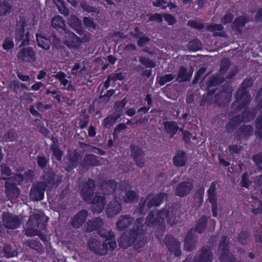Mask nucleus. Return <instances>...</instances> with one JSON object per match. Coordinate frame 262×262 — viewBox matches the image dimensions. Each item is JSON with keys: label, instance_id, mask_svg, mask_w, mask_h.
I'll use <instances>...</instances> for the list:
<instances>
[{"label": "nucleus", "instance_id": "7c9ffc66", "mask_svg": "<svg viewBox=\"0 0 262 262\" xmlns=\"http://www.w3.org/2000/svg\"><path fill=\"white\" fill-rule=\"evenodd\" d=\"M208 223V217L203 216L196 221L194 227L192 228L193 232H195L199 234H203L205 231Z\"/></svg>", "mask_w": 262, "mask_h": 262}, {"label": "nucleus", "instance_id": "f8f14e48", "mask_svg": "<svg viewBox=\"0 0 262 262\" xmlns=\"http://www.w3.org/2000/svg\"><path fill=\"white\" fill-rule=\"evenodd\" d=\"M3 179L6 180L5 182V192L8 199H12V198L19 195L21 191L17 186L15 178H4Z\"/></svg>", "mask_w": 262, "mask_h": 262}, {"label": "nucleus", "instance_id": "6e6d98bb", "mask_svg": "<svg viewBox=\"0 0 262 262\" xmlns=\"http://www.w3.org/2000/svg\"><path fill=\"white\" fill-rule=\"evenodd\" d=\"M53 77L58 79L60 82V84L63 86H66L69 83V81L66 79V74L63 72L59 71L54 75Z\"/></svg>", "mask_w": 262, "mask_h": 262}, {"label": "nucleus", "instance_id": "aec40b11", "mask_svg": "<svg viewBox=\"0 0 262 262\" xmlns=\"http://www.w3.org/2000/svg\"><path fill=\"white\" fill-rule=\"evenodd\" d=\"M213 255L212 250L208 245L204 246L198 256L194 258V262H212Z\"/></svg>", "mask_w": 262, "mask_h": 262}, {"label": "nucleus", "instance_id": "a878e982", "mask_svg": "<svg viewBox=\"0 0 262 262\" xmlns=\"http://www.w3.org/2000/svg\"><path fill=\"white\" fill-rule=\"evenodd\" d=\"M187 161V156L185 151L178 150L173 157V164L178 167L185 166Z\"/></svg>", "mask_w": 262, "mask_h": 262}, {"label": "nucleus", "instance_id": "0eeeda50", "mask_svg": "<svg viewBox=\"0 0 262 262\" xmlns=\"http://www.w3.org/2000/svg\"><path fill=\"white\" fill-rule=\"evenodd\" d=\"M96 182L92 178H89L80 186V194L82 199L87 203H90L96 189Z\"/></svg>", "mask_w": 262, "mask_h": 262}, {"label": "nucleus", "instance_id": "393cba45", "mask_svg": "<svg viewBox=\"0 0 262 262\" xmlns=\"http://www.w3.org/2000/svg\"><path fill=\"white\" fill-rule=\"evenodd\" d=\"M196 239L193 230L190 229L188 231L187 234L184 238V247L185 250L187 251H192L193 250L195 247Z\"/></svg>", "mask_w": 262, "mask_h": 262}, {"label": "nucleus", "instance_id": "de8ad7c7", "mask_svg": "<svg viewBox=\"0 0 262 262\" xmlns=\"http://www.w3.org/2000/svg\"><path fill=\"white\" fill-rule=\"evenodd\" d=\"M79 126L81 129H84L88 126L90 121V116L86 112H82L79 116Z\"/></svg>", "mask_w": 262, "mask_h": 262}, {"label": "nucleus", "instance_id": "ddd939ff", "mask_svg": "<svg viewBox=\"0 0 262 262\" xmlns=\"http://www.w3.org/2000/svg\"><path fill=\"white\" fill-rule=\"evenodd\" d=\"M165 245L170 253H174L177 257L181 255L180 243L172 235L167 234L165 236Z\"/></svg>", "mask_w": 262, "mask_h": 262}, {"label": "nucleus", "instance_id": "f3484780", "mask_svg": "<svg viewBox=\"0 0 262 262\" xmlns=\"http://www.w3.org/2000/svg\"><path fill=\"white\" fill-rule=\"evenodd\" d=\"M103 225V220L100 217H94L86 223V231L88 232H91L95 230L98 231L100 234V231L103 234H107V232L102 228Z\"/></svg>", "mask_w": 262, "mask_h": 262}, {"label": "nucleus", "instance_id": "2f4dec72", "mask_svg": "<svg viewBox=\"0 0 262 262\" xmlns=\"http://www.w3.org/2000/svg\"><path fill=\"white\" fill-rule=\"evenodd\" d=\"M82 156L78 151H74L72 155L69 157V164L67 169V171H70L71 170L76 168L78 165L79 161L81 159Z\"/></svg>", "mask_w": 262, "mask_h": 262}, {"label": "nucleus", "instance_id": "bf43d9fd", "mask_svg": "<svg viewBox=\"0 0 262 262\" xmlns=\"http://www.w3.org/2000/svg\"><path fill=\"white\" fill-rule=\"evenodd\" d=\"M175 78V76L171 73L166 74L164 76H162L159 80V84L160 86H163L166 84V83L171 81Z\"/></svg>", "mask_w": 262, "mask_h": 262}, {"label": "nucleus", "instance_id": "4c0bfd02", "mask_svg": "<svg viewBox=\"0 0 262 262\" xmlns=\"http://www.w3.org/2000/svg\"><path fill=\"white\" fill-rule=\"evenodd\" d=\"M51 25L53 28L57 30H66V26L64 20L60 15L56 16L52 19Z\"/></svg>", "mask_w": 262, "mask_h": 262}, {"label": "nucleus", "instance_id": "39448f33", "mask_svg": "<svg viewBox=\"0 0 262 262\" xmlns=\"http://www.w3.org/2000/svg\"><path fill=\"white\" fill-rule=\"evenodd\" d=\"M43 216L37 213L33 214L29 218L26 224L27 228L25 234L28 236H34L38 234L39 230H46L47 222L43 221Z\"/></svg>", "mask_w": 262, "mask_h": 262}, {"label": "nucleus", "instance_id": "13d9d810", "mask_svg": "<svg viewBox=\"0 0 262 262\" xmlns=\"http://www.w3.org/2000/svg\"><path fill=\"white\" fill-rule=\"evenodd\" d=\"M79 4L83 11L87 12L88 13H95L97 11V9L95 7H93V6L89 5L86 2L83 0H81Z\"/></svg>", "mask_w": 262, "mask_h": 262}, {"label": "nucleus", "instance_id": "5fc2aeb1", "mask_svg": "<svg viewBox=\"0 0 262 262\" xmlns=\"http://www.w3.org/2000/svg\"><path fill=\"white\" fill-rule=\"evenodd\" d=\"M153 193H149L146 197V199L142 202H140L139 206H138V213L141 215H145L146 214L145 206L147 200L151 196H153Z\"/></svg>", "mask_w": 262, "mask_h": 262}, {"label": "nucleus", "instance_id": "a211bd4d", "mask_svg": "<svg viewBox=\"0 0 262 262\" xmlns=\"http://www.w3.org/2000/svg\"><path fill=\"white\" fill-rule=\"evenodd\" d=\"M88 216V210L82 209L78 211L70 221L72 227L75 229L80 228L86 222Z\"/></svg>", "mask_w": 262, "mask_h": 262}, {"label": "nucleus", "instance_id": "cd10ccee", "mask_svg": "<svg viewBox=\"0 0 262 262\" xmlns=\"http://www.w3.org/2000/svg\"><path fill=\"white\" fill-rule=\"evenodd\" d=\"M134 220V218L129 216H122L116 223V228L119 231H123L130 226Z\"/></svg>", "mask_w": 262, "mask_h": 262}, {"label": "nucleus", "instance_id": "69168bd1", "mask_svg": "<svg viewBox=\"0 0 262 262\" xmlns=\"http://www.w3.org/2000/svg\"><path fill=\"white\" fill-rule=\"evenodd\" d=\"M249 237V233L247 231H242L238 236V241L242 245H245L248 237Z\"/></svg>", "mask_w": 262, "mask_h": 262}, {"label": "nucleus", "instance_id": "b1692460", "mask_svg": "<svg viewBox=\"0 0 262 262\" xmlns=\"http://www.w3.org/2000/svg\"><path fill=\"white\" fill-rule=\"evenodd\" d=\"M122 209V204L116 199L113 200L108 204L106 208V213L108 217H113L121 212Z\"/></svg>", "mask_w": 262, "mask_h": 262}, {"label": "nucleus", "instance_id": "603ef678", "mask_svg": "<svg viewBox=\"0 0 262 262\" xmlns=\"http://www.w3.org/2000/svg\"><path fill=\"white\" fill-rule=\"evenodd\" d=\"M83 24L86 28L90 31L95 30L97 29V25L94 21V19L90 17L85 16L83 17Z\"/></svg>", "mask_w": 262, "mask_h": 262}, {"label": "nucleus", "instance_id": "8fccbe9b", "mask_svg": "<svg viewBox=\"0 0 262 262\" xmlns=\"http://www.w3.org/2000/svg\"><path fill=\"white\" fill-rule=\"evenodd\" d=\"M231 66V60L228 58H224L221 61L220 72L221 74H225Z\"/></svg>", "mask_w": 262, "mask_h": 262}, {"label": "nucleus", "instance_id": "412c9836", "mask_svg": "<svg viewBox=\"0 0 262 262\" xmlns=\"http://www.w3.org/2000/svg\"><path fill=\"white\" fill-rule=\"evenodd\" d=\"M117 186V183L114 179H105L100 183V189L105 195L114 193L116 191Z\"/></svg>", "mask_w": 262, "mask_h": 262}, {"label": "nucleus", "instance_id": "c85d7f7f", "mask_svg": "<svg viewBox=\"0 0 262 262\" xmlns=\"http://www.w3.org/2000/svg\"><path fill=\"white\" fill-rule=\"evenodd\" d=\"M167 194L165 192H159L152 198L147 203V206L148 208H151L153 206H159L164 202L165 198H166Z\"/></svg>", "mask_w": 262, "mask_h": 262}, {"label": "nucleus", "instance_id": "9d476101", "mask_svg": "<svg viewBox=\"0 0 262 262\" xmlns=\"http://www.w3.org/2000/svg\"><path fill=\"white\" fill-rule=\"evenodd\" d=\"M100 161L97 156L93 154H86L79 164V169L86 172L91 167L99 165Z\"/></svg>", "mask_w": 262, "mask_h": 262}, {"label": "nucleus", "instance_id": "49530a36", "mask_svg": "<svg viewBox=\"0 0 262 262\" xmlns=\"http://www.w3.org/2000/svg\"><path fill=\"white\" fill-rule=\"evenodd\" d=\"M167 212V215L165 219H166L167 223L170 226H172L178 223L177 219L176 212L173 209L169 210L166 208Z\"/></svg>", "mask_w": 262, "mask_h": 262}, {"label": "nucleus", "instance_id": "052dcab7", "mask_svg": "<svg viewBox=\"0 0 262 262\" xmlns=\"http://www.w3.org/2000/svg\"><path fill=\"white\" fill-rule=\"evenodd\" d=\"M25 31L24 27H22L20 28H17L16 29L14 38L15 41L17 43H19L20 42V41L23 40L24 37V35L25 34Z\"/></svg>", "mask_w": 262, "mask_h": 262}, {"label": "nucleus", "instance_id": "2eb2a0df", "mask_svg": "<svg viewBox=\"0 0 262 262\" xmlns=\"http://www.w3.org/2000/svg\"><path fill=\"white\" fill-rule=\"evenodd\" d=\"M254 133V128L251 125L243 124L237 129L234 135V139L237 141L242 140H247Z\"/></svg>", "mask_w": 262, "mask_h": 262}, {"label": "nucleus", "instance_id": "e2e57ef3", "mask_svg": "<svg viewBox=\"0 0 262 262\" xmlns=\"http://www.w3.org/2000/svg\"><path fill=\"white\" fill-rule=\"evenodd\" d=\"M14 43L13 40L12 38L7 37L6 38L3 44V48L4 50L9 51L13 49Z\"/></svg>", "mask_w": 262, "mask_h": 262}, {"label": "nucleus", "instance_id": "dca6fc26", "mask_svg": "<svg viewBox=\"0 0 262 262\" xmlns=\"http://www.w3.org/2000/svg\"><path fill=\"white\" fill-rule=\"evenodd\" d=\"M130 150L132 158L136 165L140 168L144 166V157L145 154L142 149L139 146L132 144L130 146Z\"/></svg>", "mask_w": 262, "mask_h": 262}, {"label": "nucleus", "instance_id": "0e129e2a", "mask_svg": "<svg viewBox=\"0 0 262 262\" xmlns=\"http://www.w3.org/2000/svg\"><path fill=\"white\" fill-rule=\"evenodd\" d=\"M3 253L4 256L7 258H11L15 256V251L12 250L11 246L9 245L4 247Z\"/></svg>", "mask_w": 262, "mask_h": 262}, {"label": "nucleus", "instance_id": "c756f323", "mask_svg": "<svg viewBox=\"0 0 262 262\" xmlns=\"http://www.w3.org/2000/svg\"><path fill=\"white\" fill-rule=\"evenodd\" d=\"M241 115L243 122L248 123L252 121L256 116L257 110L255 107L247 108L242 112Z\"/></svg>", "mask_w": 262, "mask_h": 262}, {"label": "nucleus", "instance_id": "72a5a7b5", "mask_svg": "<svg viewBox=\"0 0 262 262\" xmlns=\"http://www.w3.org/2000/svg\"><path fill=\"white\" fill-rule=\"evenodd\" d=\"M242 122L241 115H237L232 117L226 125V129L228 133H231L232 130L237 127Z\"/></svg>", "mask_w": 262, "mask_h": 262}, {"label": "nucleus", "instance_id": "c9c22d12", "mask_svg": "<svg viewBox=\"0 0 262 262\" xmlns=\"http://www.w3.org/2000/svg\"><path fill=\"white\" fill-rule=\"evenodd\" d=\"M163 125L166 133L170 134L171 137L176 135L179 130L178 124L175 121H165L163 122Z\"/></svg>", "mask_w": 262, "mask_h": 262}, {"label": "nucleus", "instance_id": "680f3d73", "mask_svg": "<svg viewBox=\"0 0 262 262\" xmlns=\"http://www.w3.org/2000/svg\"><path fill=\"white\" fill-rule=\"evenodd\" d=\"M17 138V134L14 130H9L4 135V140L5 141H14Z\"/></svg>", "mask_w": 262, "mask_h": 262}, {"label": "nucleus", "instance_id": "37998d69", "mask_svg": "<svg viewBox=\"0 0 262 262\" xmlns=\"http://www.w3.org/2000/svg\"><path fill=\"white\" fill-rule=\"evenodd\" d=\"M50 149L52 151V158L53 160H56L58 161H61L63 155V152L59 148V146L51 145Z\"/></svg>", "mask_w": 262, "mask_h": 262}, {"label": "nucleus", "instance_id": "6ab92c4d", "mask_svg": "<svg viewBox=\"0 0 262 262\" xmlns=\"http://www.w3.org/2000/svg\"><path fill=\"white\" fill-rule=\"evenodd\" d=\"M193 188V183L190 181H182L179 183L175 189V194L179 197H184L190 193Z\"/></svg>", "mask_w": 262, "mask_h": 262}, {"label": "nucleus", "instance_id": "473e14b6", "mask_svg": "<svg viewBox=\"0 0 262 262\" xmlns=\"http://www.w3.org/2000/svg\"><path fill=\"white\" fill-rule=\"evenodd\" d=\"M139 199L138 192L133 190H128L125 191V194L123 196V201L126 204H132Z\"/></svg>", "mask_w": 262, "mask_h": 262}, {"label": "nucleus", "instance_id": "09e8293b", "mask_svg": "<svg viewBox=\"0 0 262 262\" xmlns=\"http://www.w3.org/2000/svg\"><path fill=\"white\" fill-rule=\"evenodd\" d=\"M139 62L146 68L152 69L156 66L155 61L147 57L140 56Z\"/></svg>", "mask_w": 262, "mask_h": 262}, {"label": "nucleus", "instance_id": "f03ea898", "mask_svg": "<svg viewBox=\"0 0 262 262\" xmlns=\"http://www.w3.org/2000/svg\"><path fill=\"white\" fill-rule=\"evenodd\" d=\"M99 235L105 238L104 241L101 243L99 239L91 238L88 241V244L90 250L97 255L103 256L107 254L108 249L113 251L117 247L116 242L114 238L115 235L113 232L109 231L107 234L99 231Z\"/></svg>", "mask_w": 262, "mask_h": 262}, {"label": "nucleus", "instance_id": "7ed1b4c3", "mask_svg": "<svg viewBox=\"0 0 262 262\" xmlns=\"http://www.w3.org/2000/svg\"><path fill=\"white\" fill-rule=\"evenodd\" d=\"M167 215L166 208L163 207L159 210L156 214L153 210L149 212L147 215L145 224L148 227H158L161 230H165V216Z\"/></svg>", "mask_w": 262, "mask_h": 262}, {"label": "nucleus", "instance_id": "774afa93", "mask_svg": "<svg viewBox=\"0 0 262 262\" xmlns=\"http://www.w3.org/2000/svg\"><path fill=\"white\" fill-rule=\"evenodd\" d=\"M250 184L251 182L249 179V174L248 172L244 173L241 182V186L242 187L248 188L250 186Z\"/></svg>", "mask_w": 262, "mask_h": 262}, {"label": "nucleus", "instance_id": "79ce46f5", "mask_svg": "<svg viewBox=\"0 0 262 262\" xmlns=\"http://www.w3.org/2000/svg\"><path fill=\"white\" fill-rule=\"evenodd\" d=\"M119 115L117 116L113 113L112 115L107 116L104 119L102 123L103 127L105 128H110L119 119Z\"/></svg>", "mask_w": 262, "mask_h": 262}, {"label": "nucleus", "instance_id": "e433bc0d", "mask_svg": "<svg viewBox=\"0 0 262 262\" xmlns=\"http://www.w3.org/2000/svg\"><path fill=\"white\" fill-rule=\"evenodd\" d=\"M36 38L37 45L39 47L46 50L49 49L51 45L50 39L43 36V35H40V34L38 33L36 35Z\"/></svg>", "mask_w": 262, "mask_h": 262}, {"label": "nucleus", "instance_id": "4468645a", "mask_svg": "<svg viewBox=\"0 0 262 262\" xmlns=\"http://www.w3.org/2000/svg\"><path fill=\"white\" fill-rule=\"evenodd\" d=\"M46 188L40 182L34 183L31 187L30 196L33 201H40L44 199Z\"/></svg>", "mask_w": 262, "mask_h": 262}, {"label": "nucleus", "instance_id": "3c124183", "mask_svg": "<svg viewBox=\"0 0 262 262\" xmlns=\"http://www.w3.org/2000/svg\"><path fill=\"white\" fill-rule=\"evenodd\" d=\"M202 42L198 39H193L188 43V49L190 51L196 52L202 49Z\"/></svg>", "mask_w": 262, "mask_h": 262}, {"label": "nucleus", "instance_id": "6e6552de", "mask_svg": "<svg viewBox=\"0 0 262 262\" xmlns=\"http://www.w3.org/2000/svg\"><path fill=\"white\" fill-rule=\"evenodd\" d=\"M217 182H212L209 189L207 190L208 201L211 204L212 216L213 217L217 216V197L216 191L217 190Z\"/></svg>", "mask_w": 262, "mask_h": 262}, {"label": "nucleus", "instance_id": "c03bdc74", "mask_svg": "<svg viewBox=\"0 0 262 262\" xmlns=\"http://www.w3.org/2000/svg\"><path fill=\"white\" fill-rule=\"evenodd\" d=\"M53 1L58 7L60 14L66 16L70 14V11L67 8L66 4L63 0H53Z\"/></svg>", "mask_w": 262, "mask_h": 262}, {"label": "nucleus", "instance_id": "338daca9", "mask_svg": "<svg viewBox=\"0 0 262 262\" xmlns=\"http://www.w3.org/2000/svg\"><path fill=\"white\" fill-rule=\"evenodd\" d=\"M252 159L257 166H259V169L262 171V165H260L262 164V152L253 155Z\"/></svg>", "mask_w": 262, "mask_h": 262}, {"label": "nucleus", "instance_id": "bb28decb", "mask_svg": "<svg viewBox=\"0 0 262 262\" xmlns=\"http://www.w3.org/2000/svg\"><path fill=\"white\" fill-rule=\"evenodd\" d=\"M247 23L248 20L246 17L244 16H237L232 24L231 29L238 34H241L242 33V29L244 27H245Z\"/></svg>", "mask_w": 262, "mask_h": 262}, {"label": "nucleus", "instance_id": "a18cd8bd", "mask_svg": "<svg viewBox=\"0 0 262 262\" xmlns=\"http://www.w3.org/2000/svg\"><path fill=\"white\" fill-rule=\"evenodd\" d=\"M37 164L40 168L44 169L49 164V158L44 154L37 156Z\"/></svg>", "mask_w": 262, "mask_h": 262}, {"label": "nucleus", "instance_id": "4d7b16f0", "mask_svg": "<svg viewBox=\"0 0 262 262\" xmlns=\"http://www.w3.org/2000/svg\"><path fill=\"white\" fill-rule=\"evenodd\" d=\"M75 38H73L72 40L67 41L66 45L70 49H74V50H77L80 47V41L79 38L74 35Z\"/></svg>", "mask_w": 262, "mask_h": 262}, {"label": "nucleus", "instance_id": "864d4df0", "mask_svg": "<svg viewBox=\"0 0 262 262\" xmlns=\"http://www.w3.org/2000/svg\"><path fill=\"white\" fill-rule=\"evenodd\" d=\"M225 81L223 77H220L219 76H213L208 81V86L212 87L222 84Z\"/></svg>", "mask_w": 262, "mask_h": 262}, {"label": "nucleus", "instance_id": "58836bf2", "mask_svg": "<svg viewBox=\"0 0 262 262\" xmlns=\"http://www.w3.org/2000/svg\"><path fill=\"white\" fill-rule=\"evenodd\" d=\"M127 102V100L126 98H123L121 100H117L114 102V108L115 111L113 113L116 115L117 116L119 115V117H120L123 111V109L125 106L126 105Z\"/></svg>", "mask_w": 262, "mask_h": 262}, {"label": "nucleus", "instance_id": "f704fd0d", "mask_svg": "<svg viewBox=\"0 0 262 262\" xmlns=\"http://www.w3.org/2000/svg\"><path fill=\"white\" fill-rule=\"evenodd\" d=\"M192 72H188V69L184 67L181 66L179 68L178 72L177 80L179 82H186L191 80L192 77Z\"/></svg>", "mask_w": 262, "mask_h": 262}, {"label": "nucleus", "instance_id": "9b49d317", "mask_svg": "<svg viewBox=\"0 0 262 262\" xmlns=\"http://www.w3.org/2000/svg\"><path fill=\"white\" fill-rule=\"evenodd\" d=\"M2 220L4 226L8 229H17L21 225L20 218L9 212H3Z\"/></svg>", "mask_w": 262, "mask_h": 262}, {"label": "nucleus", "instance_id": "4be33fe9", "mask_svg": "<svg viewBox=\"0 0 262 262\" xmlns=\"http://www.w3.org/2000/svg\"><path fill=\"white\" fill-rule=\"evenodd\" d=\"M90 203L93 206V211L100 214L104 208L106 200L104 195H96L93 196Z\"/></svg>", "mask_w": 262, "mask_h": 262}, {"label": "nucleus", "instance_id": "ea45409f", "mask_svg": "<svg viewBox=\"0 0 262 262\" xmlns=\"http://www.w3.org/2000/svg\"><path fill=\"white\" fill-rule=\"evenodd\" d=\"M12 5L8 1H3L0 2V16L6 15L11 12Z\"/></svg>", "mask_w": 262, "mask_h": 262}, {"label": "nucleus", "instance_id": "1a4fd4ad", "mask_svg": "<svg viewBox=\"0 0 262 262\" xmlns=\"http://www.w3.org/2000/svg\"><path fill=\"white\" fill-rule=\"evenodd\" d=\"M17 58L24 63H33L36 60V54L34 48L26 47L21 48L18 52Z\"/></svg>", "mask_w": 262, "mask_h": 262}, {"label": "nucleus", "instance_id": "5701e85b", "mask_svg": "<svg viewBox=\"0 0 262 262\" xmlns=\"http://www.w3.org/2000/svg\"><path fill=\"white\" fill-rule=\"evenodd\" d=\"M56 173L51 169H48L47 171H44V172L41 177V181L44 186L52 188L55 184Z\"/></svg>", "mask_w": 262, "mask_h": 262}, {"label": "nucleus", "instance_id": "f257e3e1", "mask_svg": "<svg viewBox=\"0 0 262 262\" xmlns=\"http://www.w3.org/2000/svg\"><path fill=\"white\" fill-rule=\"evenodd\" d=\"M143 219L139 217L136 219L132 229L126 232H123L119 238L118 242L119 246L123 249H126L134 245L135 250L138 252L142 250L145 244L144 238Z\"/></svg>", "mask_w": 262, "mask_h": 262}, {"label": "nucleus", "instance_id": "20e7f679", "mask_svg": "<svg viewBox=\"0 0 262 262\" xmlns=\"http://www.w3.org/2000/svg\"><path fill=\"white\" fill-rule=\"evenodd\" d=\"M253 84V81L251 78H246L241 83V85L235 95L236 101L239 103V110L248 106L250 102V95L249 90Z\"/></svg>", "mask_w": 262, "mask_h": 262}, {"label": "nucleus", "instance_id": "a19ab883", "mask_svg": "<svg viewBox=\"0 0 262 262\" xmlns=\"http://www.w3.org/2000/svg\"><path fill=\"white\" fill-rule=\"evenodd\" d=\"M255 126L256 130L255 135L258 139H262V112L258 115V117L255 121Z\"/></svg>", "mask_w": 262, "mask_h": 262}, {"label": "nucleus", "instance_id": "423d86ee", "mask_svg": "<svg viewBox=\"0 0 262 262\" xmlns=\"http://www.w3.org/2000/svg\"><path fill=\"white\" fill-rule=\"evenodd\" d=\"M218 251L220 262H235V258L230 253V241L227 236L221 237L218 245Z\"/></svg>", "mask_w": 262, "mask_h": 262}]
</instances>
